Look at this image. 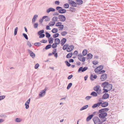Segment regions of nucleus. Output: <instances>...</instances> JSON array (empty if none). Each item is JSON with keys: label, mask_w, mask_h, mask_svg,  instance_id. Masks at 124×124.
<instances>
[{"label": "nucleus", "mask_w": 124, "mask_h": 124, "mask_svg": "<svg viewBox=\"0 0 124 124\" xmlns=\"http://www.w3.org/2000/svg\"><path fill=\"white\" fill-rule=\"evenodd\" d=\"M101 86L103 87V93H107L112 88V85L108 83L105 82L101 84Z\"/></svg>", "instance_id": "obj_1"}, {"label": "nucleus", "mask_w": 124, "mask_h": 124, "mask_svg": "<svg viewBox=\"0 0 124 124\" xmlns=\"http://www.w3.org/2000/svg\"><path fill=\"white\" fill-rule=\"evenodd\" d=\"M47 89V88L45 87L44 90L40 92L39 94V96L40 97H42L44 96L46 94V91Z\"/></svg>", "instance_id": "obj_2"}, {"label": "nucleus", "mask_w": 124, "mask_h": 124, "mask_svg": "<svg viewBox=\"0 0 124 124\" xmlns=\"http://www.w3.org/2000/svg\"><path fill=\"white\" fill-rule=\"evenodd\" d=\"M100 114L99 115V117L101 118H105L107 115V113L106 112H99Z\"/></svg>", "instance_id": "obj_3"}, {"label": "nucleus", "mask_w": 124, "mask_h": 124, "mask_svg": "<svg viewBox=\"0 0 124 124\" xmlns=\"http://www.w3.org/2000/svg\"><path fill=\"white\" fill-rule=\"evenodd\" d=\"M95 124H99L100 122V120L99 118L97 117H95L93 119Z\"/></svg>", "instance_id": "obj_4"}, {"label": "nucleus", "mask_w": 124, "mask_h": 124, "mask_svg": "<svg viewBox=\"0 0 124 124\" xmlns=\"http://www.w3.org/2000/svg\"><path fill=\"white\" fill-rule=\"evenodd\" d=\"M78 58L79 60L82 62H84L85 60V57H84L81 54H79L78 55Z\"/></svg>", "instance_id": "obj_5"}, {"label": "nucleus", "mask_w": 124, "mask_h": 124, "mask_svg": "<svg viewBox=\"0 0 124 124\" xmlns=\"http://www.w3.org/2000/svg\"><path fill=\"white\" fill-rule=\"evenodd\" d=\"M107 77V75L105 74H103L101 76L100 79L102 81H104L106 80Z\"/></svg>", "instance_id": "obj_6"}, {"label": "nucleus", "mask_w": 124, "mask_h": 124, "mask_svg": "<svg viewBox=\"0 0 124 124\" xmlns=\"http://www.w3.org/2000/svg\"><path fill=\"white\" fill-rule=\"evenodd\" d=\"M28 51L30 54V56L32 58L34 59V58L35 57V54L32 51L29 49H28Z\"/></svg>", "instance_id": "obj_7"}, {"label": "nucleus", "mask_w": 124, "mask_h": 124, "mask_svg": "<svg viewBox=\"0 0 124 124\" xmlns=\"http://www.w3.org/2000/svg\"><path fill=\"white\" fill-rule=\"evenodd\" d=\"M69 3L70 5L73 7H75L77 6V4L74 1H70Z\"/></svg>", "instance_id": "obj_8"}, {"label": "nucleus", "mask_w": 124, "mask_h": 124, "mask_svg": "<svg viewBox=\"0 0 124 124\" xmlns=\"http://www.w3.org/2000/svg\"><path fill=\"white\" fill-rule=\"evenodd\" d=\"M88 68L86 67H85L83 68L82 67H80L78 69V72H79L81 71L83 72L86 70L88 69Z\"/></svg>", "instance_id": "obj_9"}, {"label": "nucleus", "mask_w": 124, "mask_h": 124, "mask_svg": "<svg viewBox=\"0 0 124 124\" xmlns=\"http://www.w3.org/2000/svg\"><path fill=\"white\" fill-rule=\"evenodd\" d=\"M74 47L73 46L71 45L69 46L67 48V51L68 52H70L72 51L74 49Z\"/></svg>", "instance_id": "obj_10"}, {"label": "nucleus", "mask_w": 124, "mask_h": 124, "mask_svg": "<svg viewBox=\"0 0 124 124\" xmlns=\"http://www.w3.org/2000/svg\"><path fill=\"white\" fill-rule=\"evenodd\" d=\"M109 97V95L107 93H105L102 97V99H106L108 98Z\"/></svg>", "instance_id": "obj_11"}, {"label": "nucleus", "mask_w": 124, "mask_h": 124, "mask_svg": "<svg viewBox=\"0 0 124 124\" xmlns=\"http://www.w3.org/2000/svg\"><path fill=\"white\" fill-rule=\"evenodd\" d=\"M109 110V109L108 108H105L101 109L99 111V112H105L108 111Z\"/></svg>", "instance_id": "obj_12"}, {"label": "nucleus", "mask_w": 124, "mask_h": 124, "mask_svg": "<svg viewBox=\"0 0 124 124\" xmlns=\"http://www.w3.org/2000/svg\"><path fill=\"white\" fill-rule=\"evenodd\" d=\"M55 9L52 8H50L46 10V12L47 13H48L51 11L54 12L55 11Z\"/></svg>", "instance_id": "obj_13"}, {"label": "nucleus", "mask_w": 124, "mask_h": 124, "mask_svg": "<svg viewBox=\"0 0 124 124\" xmlns=\"http://www.w3.org/2000/svg\"><path fill=\"white\" fill-rule=\"evenodd\" d=\"M62 23L60 22H58L56 24V26L57 27L60 26V30H62V25L61 24Z\"/></svg>", "instance_id": "obj_14"}, {"label": "nucleus", "mask_w": 124, "mask_h": 124, "mask_svg": "<svg viewBox=\"0 0 124 124\" xmlns=\"http://www.w3.org/2000/svg\"><path fill=\"white\" fill-rule=\"evenodd\" d=\"M38 17V16L37 15H35L32 19V23H34L35 22L36 19L37 17Z\"/></svg>", "instance_id": "obj_15"}, {"label": "nucleus", "mask_w": 124, "mask_h": 124, "mask_svg": "<svg viewBox=\"0 0 124 124\" xmlns=\"http://www.w3.org/2000/svg\"><path fill=\"white\" fill-rule=\"evenodd\" d=\"M108 105V103L107 102H105L103 103H102L101 106L103 107H105L107 106Z\"/></svg>", "instance_id": "obj_16"}, {"label": "nucleus", "mask_w": 124, "mask_h": 124, "mask_svg": "<svg viewBox=\"0 0 124 124\" xmlns=\"http://www.w3.org/2000/svg\"><path fill=\"white\" fill-rule=\"evenodd\" d=\"M75 1L77 3V4L78 5L82 4L83 3L82 0H76Z\"/></svg>", "instance_id": "obj_17"}, {"label": "nucleus", "mask_w": 124, "mask_h": 124, "mask_svg": "<svg viewBox=\"0 0 124 124\" xmlns=\"http://www.w3.org/2000/svg\"><path fill=\"white\" fill-rule=\"evenodd\" d=\"M99 88L100 86H97L95 87L93 89L94 91L96 92L98 91L99 90L100 92L101 91V89H99Z\"/></svg>", "instance_id": "obj_18"}, {"label": "nucleus", "mask_w": 124, "mask_h": 124, "mask_svg": "<svg viewBox=\"0 0 124 124\" xmlns=\"http://www.w3.org/2000/svg\"><path fill=\"white\" fill-rule=\"evenodd\" d=\"M92 57L93 55L91 54H87L86 58L87 59H90L92 58Z\"/></svg>", "instance_id": "obj_19"}, {"label": "nucleus", "mask_w": 124, "mask_h": 124, "mask_svg": "<svg viewBox=\"0 0 124 124\" xmlns=\"http://www.w3.org/2000/svg\"><path fill=\"white\" fill-rule=\"evenodd\" d=\"M52 46V45L51 44H49L47 45L43 49V50H44L45 49L46 50H47L50 48Z\"/></svg>", "instance_id": "obj_20"}, {"label": "nucleus", "mask_w": 124, "mask_h": 124, "mask_svg": "<svg viewBox=\"0 0 124 124\" xmlns=\"http://www.w3.org/2000/svg\"><path fill=\"white\" fill-rule=\"evenodd\" d=\"M54 42L56 44L58 45L60 43V40L59 38H56L55 39Z\"/></svg>", "instance_id": "obj_21"}, {"label": "nucleus", "mask_w": 124, "mask_h": 124, "mask_svg": "<svg viewBox=\"0 0 124 124\" xmlns=\"http://www.w3.org/2000/svg\"><path fill=\"white\" fill-rule=\"evenodd\" d=\"M93 114L89 116L87 118L86 121H89L92 118Z\"/></svg>", "instance_id": "obj_22"}, {"label": "nucleus", "mask_w": 124, "mask_h": 124, "mask_svg": "<svg viewBox=\"0 0 124 124\" xmlns=\"http://www.w3.org/2000/svg\"><path fill=\"white\" fill-rule=\"evenodd\" d=\"M90 95L93 97H96L97 96V93L94 92H93L91 93Z\"/></svg>", "instance_id": "obj_23"}, {"label": "nucleus", "mask_w": 124, "mask_h": 124, "mask_svg": "<svg viewBox=\"0 0 124 124\" xmlns=\"http://www.w3.org/2000/svg\"><path fill=\"white\" fill-rule=\"evenodd\" d=\"M58 30L56 28H54L51 31L53 33H56L57 32Z\"/></svg>", "instance_id": "obj_24"}, {"label": "nucleus", "mask_w": 124, "mask_h": 124, "mask_svg": "<svg viewBox=\"0 0 124 124\" xmlns=\"http://www.w3.org/2000/svg\"><path fill=\"white\" fill-rule=\"evenodd\" d=\"M97 77V76L96 75H95L94 76H93V75L92 74H91V75L90 77V78L91 80H93V78L96 79Z\"/></svg>", "instance_id": "obj_25"}, {"label": "nucleus", "mask_w": 124, "mask_h": 124, "mask_svg": "<svg viewBox=\"0 0 124 124\" xmlns=\"http://www.w3.org/2000/svg\"><path fill=\"white\" fill-rule=\"evenodd\" d=\"M88 107V105H86L85 106L83 107H82L80 109V111H81L83 110L86 109Z\"/></svg>", "instance_id": "obj_26"}, {"label": "nucleus", "mask_w": 124, "mask_h": 124, "mask_svg": "<svg viewBox=\"0 0 124 124\" xmlns=\"http://www.w3.org/2000/svg\"><path fill=\"white\" fill-rule=\"evenodd\" d=\"M53 39L52 38H51L50 39H49L48 41L49 44H52L53 42Z\"/></svg>", "instance_id": "obj_27"}, {"label": "nucleus", "mask_w": 124, "mask_h": 124, "mask_svg": "<svg viewBox=\"0 0 124 124\" xmlns=\"http://www.w3.org/2000/svg\"><path fill=\"white\" fill-rule=\"evenodd\" d=\"M45 16V21L46 22H47L48 21H49L50 20V18L48 16Z\"/></svg>", "instance_id": "obj_28"}, {"label": "nucleus", "mask_w": 124, "mask_h": 124, "mask_svg": "<svg viewBox=\"0 0 124 124\" xmlns=\"http://www.w3.org/2000/svg\"><path fill=\"white\" fill-rule=\"evenodd\" d=\"M46 38H49L51 36V35L48 32H46Z\"/></svg>", "instance_id": "obj_29"}, {"label": "nucleus", "mask_w": 124, "mask_h": 124, "mask_svg": "<svg viewBox=\"0 0 124 124\" xmlns=\"http://www.w3.org/2000/svg\"><path fill=\"white\" fill-rule=\"evenodd\" d=\"M72 53H69L67 55L66 57L67 58H70L72 56Z\"/></svg>", "instance_id": "obj_30"}, {"label": "nucleus", "mask_w": 124, "mask_h": 124, "mask_svg": "<svg viewBox=\"0 0 124 124\" xmlns=\"http://www.w3.org/2000/svg\"><path fill=\"white\" fill-rule=\"evenodd\" d=\"M87 51L86 49L84 50L82 52L83 55L84 56L85 55L87 54Z\"/></svg>", "instance_id": "obj_31"}, {"label": "nucleus", "mask_w": 124, "mask_h": 124, "mask_svg": "<svg viewBox=\"0 0 124 124\" xmlns=\"http://www.w3.org/2000/svg\"><path fill=\"white\" fill-rule=\"evenodd\" d=\"M41 44L39 42H37L34 43V45L36 46L39 47L41 45Z\"/></svg>", "instance_id": "obj_32"}, {"label": "nucleus", "mask_w": 124, "mask_h": 124, "mask_svg": "<svg viewBox=\"0 0 124 124\" xmlns=\"http://www.w3.org/2000/svg\"><path fill=\"white\" fill-rule=\"evenodd\" d=\"M44 30H41L39 31L38 32V34L39 35H40L43 34L44 33Z\"/></svg>", "instance_id": "obj_33"}, {"label": "nucleus", "mask_w": 124, "mask_h": 124, "mask_svg": "<svg viewBox=\"0 0 124 124\" xmlns=\"http://www.w3.org/2000/svg\"><path fill=\"white\" fill-rule=\"evenodd\" d=\"M58 19V17L57 16H54L53 17L52 20L54 21H57Z\"/></svg>", "instance_id": "obj_34"}, {"label": "nucleus", "mask_w": 124, "mask_h": 124, "mask_svg": "<svg viewBox=\"0 0 124 124\" xmlns=\"http://www.w3.org/2000/svg\"><path fill=\"white\" fill-rule=\"evenodd\" d=\"M57 45L58 44H56L55 43H53L52 46V48L54 49L55 48L57 47Z\"/></svg>", "instance_id": "obj_35"}, {"label": "nucleus", "mask_w": 124, "mask_h": 124, "mask_svg": "<svg viewBox=\"0 0 124 124\" xmlns=\"http://www.w3.org/2000/svg\"><path fill=\"white\" fill-rule=\"evenodd\" d=\"M18 30V27H17L15 29L14 32V35H16L17 33V31Z\"/></svg>", "instance_id": "obj_36"}, {"label": "nucleus", "mask_w": 124, "mask_h": 124, "mask_svg": "<svg viewBox=\"0 0 124 124\" xmlns=\"http://www.w3.org/2000/svg\"><path fill=\"white\" fill-rule=\"evenodd\" d=\"M59 34L58 33H56L53 35V37L54 38H55L58 37L59 36Z\"/></svg>", "instance_id": "obj_37"}, {"label": "nucleus", "mask_w": 124, "mask_h": 124, "mask_svg": "<svg viewBox=\"0 0 124 124\" xmlns=\"http://www.w3.org/2000/svg\"><path fill=\"white\" fill-rule=\"evenodd\" d=\"M72 85V84L71 83H69L67 87V89L68 90L70 89V87Z\"/></svg>", "instance_id": "obj_38"}, {"label": "nucleus", "mask_w": 124, "mask_h": 124, "mask_svg": "<svg viewBox=\"0 0 124 124\" xmlns=\"http://www.w3.org/2000/svg\"><path fill=\"white\" fill-rule=\"evenodd\" d=\"M63 7L64 8H67L69 7V5L68 4L66 3L64 5Z\"/></svg>", "instance_id": "obj_39"}, {"label": "nucleus", "mask_w": 124, "mask_h": 124, "mask_svg": "<svg viewBox=\"0 0 124 124\" xmlns=\"http://www.w3.org/2000/svg\"><path fill=\"white\" fill-rule=\"evenodd\" d=\"M23 36L24 38L27 40L28 39V38L27 34L25 33H23Z\"/></svg>", "instance_id": "obj_40"}, {"label": "nucleus", "mask_w": 124, "mask_h": 124, "mask_svg": "<svg viewBox=\"0 0 124 124\" xmlns=\"http://www.w3.org/2000/svg\"><path fill=\"white\" fill-rule=\"evenodd\" d=\"M100 70L97 67L94 70V71L96 73H99L100 72Z\"/></svg>", "instance_id": "obj_41"}, {"label": "nucleus", "mask_w": 124, "mask_h": 124, "mask_svg": "<svg viewBox=\"0 0 124 124\" xmlns=\"http://www.w3.org/2000/svg\"><path fill=\"white\" fill-rule=\"evenodd\" d=\"M15 121L17 122H21V120H20V118H17L16 119Z\"/></svg>", "instance_id": "obj_42"}, {"label": "nucleus", "mask_w": 124, "mask_h": 124, "mask_svg": "<svg viewBox=\"0 0 124 124\" xmlns=\"http://www.w3.org/2000/svg\"><path fill=\"white\" fill-rule=\"evenodd\" d=\"M68 45L67 44H66L64 45L62 47V49L64 50H65L66 49H67V48L68 47Z\"/></svg>", "instance_id": "obj_43"}, {"label": "nucleus", "mask_w": 124, "mask_h": 124, "mask_svg": "<svg viewBox=\"0 0 124 124\" xmlns=\"http://www.w3.org/2000/svg\"><path fill=\"white\" fill-rule=\"evenodd\" d=\"M98 63V61L96 60L94 61L93 62V64L94 65H96Z\"/></svg>", "instance_id": "obj_44"}, {"label": "nucleus", "mask_w": 124, "mask_h": 124, "mask_svg": "<svg viewBox=\"0 0 124 124\" xmlns=\"http://www.w3.org/2000/svg\"><path fill=\"white\" fill-rule=\"evenodd\" d=\"M45 16H43L42 17V19H39V22L40 23H41L43 22V20L44 19H45Z\"/></svg>", "instance_id": "obj_45"}, {"label": "nucleus", "mask_w": 124, "mask_h": 124, "mask_svg": "<svg viewBox=\"0 0 124 124\" xmlns=\"http://www.w3.org/2000/svg\"><path fill=\"white\" fill-rule=\"evenodd\" d=\"M39 64L38 63H37L35 65L34 68L35 69H37L39 67Z\"/></svg>", "instance_id": "obj_46"}, {"label": "nucleus", "mask_w": 124, "mask_h": 124, "mask_svg": "<svg viewBox=\"0 0 124 124\" xmlns=\"http://www.w3.org/2000/svg\"><path fill=\"white\" fill-rule=\"evenodd\" d=\"M66 39L64 38L62 39V45H63L66 42Z\"/></svg>", "instance_id": "obj_47"}, {"label": "nucleus", "mask_w": 124, "mask_h": 124, "mask_svg": "<svg viewBox=\"0 0 124 124\" xmlns=\"http://www.w3.org/2000/svg\"><path fill=\"white\" fill-rule=\"evenodd\" d=\"M39 38H44L45 36V34H41L39 35Z\"/></svg>", "instance_id": "obj_48"}, {"label": "nucleus", "mask_w": 124, "mask_h": 124, "mask_svg": "<svg viewBox=\"0 0 124 124\" xmlns=\"http://www.w3.org/2000/svg\"><path fill=\"white\" fill-rule=\"evenodd\" d=\"M106 118H102L101 119L100 121V122H101V123H103L105 122L106 121Z\"/></svg>", "instance_id": "obj_49"}, {"label": "nucleus", "mask_w": 124, "mask_h": 124, "mask_svg": "<svg viewBox=\"0 0 124 124\" xmlns=\"http://www.w3.org/2000/svg\"><path fill=\"white\" fill-rule=\"evenodd\" d=\"M97 67L101 71L103 69V65H101Z\"/></svg>", "instance_id": "obj_50"}, {"label": "nucleus", "mask_w": 124, "mask_h": 124, "mask_svg": "<svg viewBox=\"0 0 124 124\" xmlns=\"http://www.w3.org/2000/svg\"><path fill=\"white\" fill-rule=\"evenodd\" d=\"M92 97V96H87L85 98V99L86 100H88L90 99Z\"/></svg>", "instance_id": "obj_51"}, {"label": "nucleus", "mask_w": 124, "mask_h": 124, "mask_svg": "<svg viewBox=\"0 0 124 124\" xmlns=\"http://www.w3.org/2000/svg\"><path fill=\"white\" fill-rule=\"evenodd\" d=\"M65 62L66 64L69 67L70 66L71 64L68 62V61H65Z\"/></svg>", "instance_id": "obj_52"}, {"label": "nucleus", "mask_w": 124, "mask_h": 124, "mask_svg": "<svg viewBox=\"0 0 124 124\" xmlns=\"http://www.w3.org/2000/svg\"><path fill=\"white\" fill-rule=\"evenodd\" d=\"M34 27L35 28H37L38 26V23H36L34 24Z\"/></svg>", "instance_id": "obj_53"}, {"label": "nucleus", "mask_w": 124, "mask_h": 124, "mask_svg": "<svg viewBox=\"0 0 124 124\" xmlns=\"http://www.w3.org/2000/svg\"><path fill=\"white\" fill-rule=\"evenodd\" d=\"M75 8H73L71 9H70L69 10V11L72 12H74L75 10Z\"/></svg>", "instance_id": "obj_54"}, {"label": "nucleus", "mask_w": 124, "mask_h": 124, "mask_svg": "<svg viewBox=\"0 0 124 124\" xmlns=\"http://www.w3.org/2000/svg\"><path fill=\"white\" fill-rule=\"evenodd\" d=\"M29 104H27V103L26 102H25V108L26 109H27L29 108Z\"/></svg>", "instance_id": "obj_55"}, {"label": "nucleus", "mask_w": 124, "mask_h": 124, "mask_svg": "<svg viewBox=\"0 0 124 124\" xmlns=\"http://www.w3.org/2000/svg\"><path fill=\"white\" fill-rule=\"evenodd\" d=\"M50 23H52V24L49 25L51 26H54L55 24V21H51Z\"/></svg>", "instance_id": "obj_56"}, {"label": "nucleus", "mask_w": 124, "mask_h": 124, "mask_svg": "<svg viewBox=\"0 0 124 124\" xmlns=\"http://www.w3.org/2000/svg\"><path fill=\"white\" fill-rule=\"evenodd\" d=\"M27 45L29 46V47H31L32 46V45L31 44L30 42L29 41H27Z\"/></svg>", "instance_id": "obj_57"}, {"label": "nucleus", "mask_w": 124, "mask_h": 124, "mask_svg": "<svg viewBox=\"0 0 124 124\" xmlns=\"http://www.w3.org/2000/svg\"><path fill=\"white\" fill-rule=\"evenodd\" d=\"M5 97V96L4 95H2L0 96V101L3 99Z\"/></svg>", "instance_id": "obj_58"}, {"label": "nucleus", "mask_w": 124, "mask_h": 124, "mask_svg": "<svg viewBox=\"0 0 124 124\" xmlns=\"http://www.w3.org/2000/svg\"><path fill=\"white\" fill-rule=\"evenodd\" d=\"M78 54V52L77 51H75L73 53V54L74 55V56H76Z\"/></svg>", "instance_id": "obj_59"}, {"label": "nucleus", "mask_w": 124, "mask_h": 124, "mask_svg": "<svg viewBox=\"0 0 124 124\" xmlns=\"http://www.w3.org/2000/svg\"><path fill=\"white\" fill-rule=\"evenodd\" d=\"M41 42L43 43H45L47 42V40H46L43 39L40 41Z\"/></svg>", "instance_id": "obj_60"}, {"label": "nucleus", "mask_w": 124, "mask_h": 124, "mask_svg": "<svg viewBox=\"0 0 124 124\" xmlns=\"http://www.w3.org/2000/svg\"><path fill=\"white\" fill-rule=\"evenodd\" d=\"M56 48L54 49L53 50V51L52 52L53 54H55V53H56Z\"/></svg>", "instance_id": "obj_61"}, {"label": "nucleus", "mask_w": 124, "mask_h": 124, "mask_svg": "<svg viewBox=\"0 0 124 124\" xmlns=\"http://www.w3.org/2000/svg\"><path fill=\"white\" fill-rule=\"evenodd\" d=\"M97 107V104H93L92 106V107L93 108H96Z\"/></svg>", "instance_id": "obj_62"}, {"label": "nucleus", "mask_w": 124, "mask_h": 124, "mask_svg": "<svg viewBox=\"0 0 124 124\" xmlns=\"http://www.w3.org/2000/svg\"><path fill=\"white\" fill-rule=\"evenodd\" d=\"M58 18L61 21H62V15H60L58 16Z\"/></svg>", "instance_id": "obj_63"}, {"label": "nucleus", "mask_w": 124, "mask_h": 124, "mask_svg": "<svg viewBox=\"0 0 124 124\" xmlns=\"http://www.w3.org/2000/svg\"><path fill=\"white\" fill-rule=\"evenodd\" d=\"M102 104V102H98L97 103H96L97 105V106L98 107H99L101 105V106Z\"/></svg>", "instance_id": "obj_64"}]
</instances>
